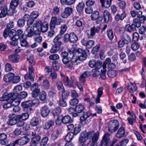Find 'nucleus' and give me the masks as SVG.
Listing matches in <instances>:
<instances>
[{
	"label": "nucleus",
	"mask_w": 146,
	"mask_h": 146,
	"mask_svg": "<svg viewBox=\"0 0 146 146\" xmlns=\"http://www.w3.org/2000/svg\"><path fill=\"white\" fill-rule=\"evenodd\" d=\"M104 21L105 23H107L110 19L111 18V16L109 12L107 10H105L103 13Z\"/></svg>",
	"instance_id": "cd10ccee"
},
{
	"label": "nucleus",
	"mask_w": 146,
	"mask_h": 146,
	"mask_svg": "<svg viewBox=\"0 0 146 146\" xmlns=\"http://www.w3.org/2000/svg\"><path fill=\"white\" fill-rule=\"evenodd\" d=\"M107 34L110 40L113 39L114 36L113 32L112 30H108L107 31Z\"/></svg>",
	"instance_id": "6e6d98bb"
},
{
	"label": "nucleus",
	"mask_w": 146,
	"mask_h": 146,
	"mask_svg": "<svg viewBox=\"0 0 146 146\" xmlns=\"http://www.w3.org/2000/svg\"><path fill=\"white\" fill-rule=\"evenodd\" d=\"M62 122L64 124H66L72 121V120L71 119V117L68 115H66L63 117L62 115Z\"/></svg>",
	"instance_id": "e433bc0d"
},
{
	"label": "nucleus",
	"mask_w": 146,
	"mask_h": 146,
	"mask_svg": "<svg viewBox=\"0 0 146 146\" xmlns=\"http://www.w3.org/2000/svg\"><path fill=\"white\" fill-rule=\"evenodd\" d=\"M102 66H103V65L101 61L98 60L96 61V65L95 66V68L94 69L95 70H98Z\"/></svg>",
	"instance_id": "13d9d810"
},
{
	"label": "nucleus",
	"mask_w": 146,
	"mask_h": 146,
	"mask_svg": "<svg viewBox=\"0 0 146 146\" xmlns=\"http://www.w3.org/2000/svg\"><path fill=\"white\" fill-rule=\"evenodd\" d=\"M90 75L89 72L88 71L84 72L80 76L79 78L80 81L82 83L84 82L85 80V78L89 76Z\"/></svg>",
	"instance_id": "7c9ffc66"
},
{
	"label": "nucleus",
	"mask_w": 146,
	"mask_h": 146,
	"mask_svg": "<svg viewBox=\"0 0 146 146\" xmlns=\"http://www.w3.org/2000/svg\"><path fill=\"white\" fill-rule=\"evenodd\" d=\"M43 23L41 20H37L33 24V26L36 27L38 29H40Z\"/></svg>",
	"instance_id": "603ef678"
},
{
	"label": "nucleus",
	"mask_w": 146,
	"mask_h": 146,
	"mask_svg": "<svg viewBox=\"0 0 146 146\" xmlns=\"http://www.w3.org/2000/svg\"><path fill=\"white\" fill-rule=\"evenodd\" d=\"M84 107L81 105H78L75 107V111L78 113H80L83 111L84 109Z\"/></svg>",
	"instance_id": "37998d69"
},
{
	"label": "nucleus",
	"mask_w": 146,
	"mask_h": 146,
	"mask_svg": "<svg viewBox=\"0 0 146 146\" xmlns=\"http://www.w3.org/2000/svg\"><path fill=\"white\" fill-rule=\"evenodd\" d=\"M62 37V36L60 35H58L53 39V42L54 44L50 50L51 53H56L60 49L62 44V42L61 41Z\"/></svg>",
	"instance_id": "7ed1b4c3"
},
{
	"label": "nucleus",
	"mask_w": 146,
	"mask_h": 146,
	"mask_svg": "<svg viewBox=\"0 0 146 146\" xmlns=\"http://www.w3.org/2000/svg\"><path fill=\"white\" fill-rule=\"evenodd\" d=\"M17 34L16 31L14 29L10 31L9 29H5L3 33V36L5 38L9 36L11 38V40H18L19 37L17 35Z\"/></svg>",
	"instance_id": "20e7f679"
},
{
	"label": "nucleus",
	"mask_w": 146,
	"mask_h": 146,
	"mask_svg": "<svg viewBox=\"0 0 146 146\" xmlns=\"http://www.w3.org/2000/svg\"><path fill=\"white\" fill-rule=\"evenodd\" d=\"M25 20L22 19H19L17 21V25L20 27H23L25 25Z\"/></svg>",
	"instance_id": "774afa93"
},
{
	"label": "nucleus",
	"mask_w": 146,
	"mask_h": 146,
	"mask_svg": "<svg viewBox=\"0 0 146 146\" xmlns=\"http://www.w3.org/2000/svg\"><path fill=\"white\" fill-rule=\"evenodd\" d=\"M49 112L50 110L46 106H44L41 108L40 113L41 116L43 117H46Z\"/></svg>",
	"instance_id": "2eb2a0df"
},
{
	"label": "nucleus",
	"mask_w": 146,
	"mask_h": 146,
	"mask_svg": "<svg viewBox=\"0 0 146 146\" xmlns=\"http://www.w3.org/2000/svg\"><path fill=\"white\" fill-rule=\"evenodd\" d=\"M94 44V42L93 40H89L88 41L86 47L87 48H90L93 46Z\"/></svg>",
	"instance_id": "0e129e2a"
},
{
	"label": "nucleus",
	"mask_w": 146,
	"mask_h": 146,
	"mask_svg": "<svg viewBox=\"0 0 146 146\" xmlns=\"http://www.w3.org/2000/svg\"><path fill=\"white\" fill-rule=\"evenodd\" d=\"M91 19L93 21H95L98 19L96 21V24L100 23L103 20L102 17L99 16V12L97 11L93 12L91 15Z\"/></svg>",
	"instance_id": "9d476101"
},
{
	"label": "nucleus",
	"mask_w": 146,
	"mask_h": 146,
	"mask_svg": "<svg viewBox=\"0 0 146 146\" xmlns=\"http://www.w3.org/2000/svg\"><path fill=\"white\" fill-rule=\"evenodd\" d=\"M89 52V50L87 49L84 50L81 48L77 49L76 52L81 54V55L80 56H77L75 54L73 55L72 58H70V63L68 64V68H72L75 63H76L77 64L79 63V62H77L78 60L82 61L86 60Z\"/></svg>",
	"instance_id": "f257e3e1"
},
{
	"label": "nucleus",
	"mask_w": 146,
	"mask_h": 146,
	"mask_svg": "<svg viewBox=\"0 0 146 146\" xmlns=\"http://www.w3.org/2000/svg\"><path fill=\"white\" fill-rule=\"evenodd\" d=\"M35 101H36L37 103L38 102V100L35 99L33 101L29 100L23 102L21 103V106L27 112H30L32 110L31 107L32 106L33 103H35V102H33Z\"/></svg>",
	"instance_id": "423d86ee"
},
{
	"label": "nucleus",
	"mask_w": 146,
	"mask_h": 146,
	"mask_svg": "<svg viewBox=\"0 0 146 146\" xmlns=\"http://www.w3.org/2000/svg\"><path fill=\"white\" fill-rule=\"evenodd\" d=\"M108 76L110 78H113L117 75V72L115 70H110L108 71Z\"/></svg>",
	"instance_id": "de8ad7c7"
},
{
	"label": "nucleus",
	"mask_w": 146,
	"mask_h": 146,
	"mask_svg": "<svg viewBox=\"0 0 146 146\" xmlns=\"http://www.w3.org/2000/svg\"><path fill=\"white\" fill-rule=\"evenodd\" d=\"M79 100L78 99L74 98L70 100L69 102L70 104L72 106H74L78 103Z\"/></svg>",
	"instance_id": "338daca9"
},
{
	"label": "nucleus",
	"mask_w": 146,
	"mask_h": 146,
	"mask_svg": "<svg viewBox=\"0 0 146 146\" xmlns=\"http://www.w3.org/2000/svg\"><path fill=\"white\" fill-rule=\"evenodd\" d=\"M61 22V19H57L56 18L54 17L52 18L50 24V28L54 29L55 25H59Z\"/></svg>",
	"instance_id": "ddd939ff"
},
{
	"label": "nucleus",
	"mask_w": 146,
	"mask_h": 146,
	"mask_svg": "<svg viewBox=\"0 0 146 146\" xmlns=\"http://www.w3.org/2000/svg\"><path fill=\"white\" fill-rule=\"evenodd\" d=\"M70 42L71 43L76 42L78 40V38L74 33H71L70 34Z\"/></svg>",
	"instance_id": "473e14b6"
},
{
	"label": "nucleus",
	"mask_w": 146,
	"mask_h": 146,
	"mask_svg": "<svg viewBox=\"0 0 146 146\" xmlns=\"http://www.w3.org/2000/svg\"><path fill=\"white\" fill-rule=\"evenodd\" d=\"M127 87L128 91L130 93L134 92L137 89V87L136 85L132 83L128 84Z\"/></svg>",
	"instance_id": "b1692460"
},
{
	"label": "nucleus",
	"mask_w": 146,
	"mask_h": 146,
	"mask_svg": "<svg viewBox=\"0 0 146 146\" xmlns=\"http://www.w3.org/2000/svg\"><path fill=\"white\" fill-rule=\"evenodd\" d=\"M29 117V115L28 113H24L21 115H17V117L19 119H21L23 120H25L27 119Z\"/></svg>",
	"instance_id": "c03bdc74"
},
{
	"label": "nucleus",
	"mask_w": 146,
	"mask_h": 146,
	"mask_svg": "<svg viewBox=\"0 0 146 146\" xmlns=\"http://www.w3.org/2000/svg\"><path fill=\"white\" fill-rule=\"evenodd\" d=\"M74 135V133L73 132H70L68 133L65 137V140L67 142H70L72 140Z\"/></svg>",
	"instance_id": "ea45409f"
},
{
	"label": "nucleus",
	"mask_w": 146,
	"mask_h": 146,
	"mask_svg": "<svg viewBox=\"0 0 146 146\" xmlns=\"http://www.w3.org/2000/svg\"><path fill=\"white\" fill-rule=\"evenodd\" d=\"M14 74L10 72L6 74L3 77L4 81L6 82H9L12 80Z\"/></svg>",
	"instance_id": "393cba45"
},
{
	"label": "nucleus",
	"mask_w": 146,
	"mask_h": 146,
	"mask_svg": "<svg viewBox=\"0 0 146 146\" xmlns=\"http://www.w3.org/2000/svg\"><path fill=\"white\" fill-rule=\"evenodd\" d=\"M62 60L63 63L64 64L66 65V66L68 68V64L70 63V58L68 57L63 58H62Z\"/></svg>",
	"instance_id": "864d4df0"
},
{
	"label": "nucleus",
	"mask_w": 146,
	"mask_h": 146,
	"mask_svg": "<svg viewBox=\"0 0 146 146\" xmlns=\"http://www.w3.org/2000/svg\"><path fill=\"white\" fill-rule=\"evenodd\" d=\"M87 137L88 138H92V139H93V138L96 134L98 135V139L99 133L98 132L95 133L94 131H90L88 133L87 132Z\"/></svg>",
	"instance_id": "a18cd8bd"
},
{
	"label": "nucleus",
	"mask_w": 146,
	"mask_h": 146,
	"mask_svg": "<svg viewBox=\"0 0 146 146\" xmlns=\"http://www.w3.org/2000/svg\"><path fill=\"white\" fill-rule=\"evenodd\" d=\"M60 134L59 131L58 130L54 131L52 135L51 138L52 140H54L59 136Z\"/></svg>",
	"instance_id": "a19ab883"
},
{
	"label": "nucleus",
	"mask_w": 146,
	"mask_h": 146,
	"mask_svg": "<svg viewBox=\"0 0 146 146\" xmlns=\"http://www.w3.org/2000/svg\"><path fill=\"white\" fill-rule=\"evenodd\" d=\"M37 85V84L35 83L32 84L31 86V89L33 91L32 93V97L34 98L37 97L39 93V90L36 88V86Z\"/></svg>",
	"instance_id": "4468645a"
},
{
	"label": "nucleus",
	"mask_w": 146,
	"mask_h": 146,
	"mask_svg": "<svg viewBox=\"0 0 146 146\" xmlns=\"http://www.w3.org/2000/svg\"><path fill=\"white\" fill-rule=\"evenodd\" d=\"M20 58V56L16 54L10 55L8 56L9 61L13 63L17 62L19 60Z\"/></svg>",
	"instance_id": "a211bd4d"
},
{
	"label": "nucleus",
	"mask_w": 146,
	"mask_h": 146,
	"mask_svg": "<svg viewBox=\"0 0 146 146\" xmlns=\"http://www.w3.org/2000/svg\"><path fill=\"white\" fill-rule=\"evenodd\" d=\"M27 93L25 92H22L18 94L17 97L19 99H23L25 98L27 96Z\"/></svg>",
	"instance_id": "3c124183"
},
{
	"label": "nucleus",
	"mask_w": 146,
	"mask_h": 146,
	"mask_svg": "<svg viewBox=\"0 0 146 146\" xmlns=\"http://www.w3.org/2000/svg\"><path fill=\"white\" fill-rule=\"evenodd\" d=\"M121 38L125 42V44H129L131 42L130 37L128 35L125 33H124L122 34L121 36Z\"/></svg>",
	"instance_id": "412c9836"
},
{
	"label": "nucleus",
	"mask_w": 146,
	"mask_h": 146,
	"mask_svg": "<svg viewBox=\"0 0 146 146\" xmlns=\"http://www.w3.org/2000/svg\"><path fill=\"white\" fill-rule=\"evenodd\" d=\"M62 91V98L66 99L69 95V93L68 91L65 90L64 89Z\"/></svg>",
	"instance_id": "69168bd1"
},
{
	"label": "nucleus",
	"mask_w": 146,
	"mask_h": 146,
	"mask_svg": "<svg viewBox=\"0 0 146 146\" xmlns=\"http://www.w3.org/2000/svg\"><path fill=\"white\" fill-rule=\"evenodd\" d=\"M42 86L45 88L49 89L50 84L48 81L47 79L44 80L42 82Z\"/></svg>",
	"instance_id": "bf43d9fd"
},
{
	"label": "nucleus",
	"mask_w": 146,
	"mask_h": 146,
	"mask_svg": "<svg viewBox=\"0 0 146 146\" xmlns=\"http://www.w3.org/2000/svg\"><path fill=\"white\" fill-rule=\"evenodd\" d=\"M103 90L104 88L102 87L99 88L97 89V95L96 99V104L100 103V98L103 94Z\"/></svg>",
	"instance_id": "dca6fc26"
},
{
	"label": "nucleus",
	"mask_w": 146,
	"mask_h": 146,
	"mask_svg": "<svg viewBox=\"0 0 146 146\" xmlns=\"http://www.w3.org/2000/svg\"><path fill=\"white\" fill-rule=\"evenodd\" d=\"M22 87L21 85L15 86L13 90V92L9 94L5 93L0 98V101H4L6 100H9L10 99H12L17 97L19 92L22 90Z\"/></svg>",
	"instance_id": "f03ea898"
},
{
	"label": "nucleus",
	"mask_w": 146,
	"mask_h": 146,
	"mask_svg": "<svg viewBox=\"0 0 146 146\" xmlns=\"http://www.w3.org/2000/svg\"><path fill=\"white\" fill-rule=\"evenodd\" d=\"M10 99L9 100H6L4 101H7L8 102H11V104L13 106H18L21 102L20 100L17 97L12 99Z\"/></svg>",
	"instance_id": "5701e85b"
},
{
	"label": "nucleus",
	"mask_w": 146,
	"mask_h": 146,
	"mask_svg": "<svg viewBox=\"0 0 146 146\" xmlns=\"http://www.w3.org/2000/svg\"><path fill=\"white\" fill-rule=\"evenodd\" d=\"M54 122L52 120H50L46 122L43 126V128L45 129H48L54 124Z\"/></svg>",
	"instance_id": "4c0bfd02"
},
{
	"label": "nucleus",
	"mask_w": 146,
	"mask_h": 146,
	"mask_svg": "<svg viewBox=\"0 0 146 146\" xmlns=\"http://www.w3.org/2000/svg\"><path fill=\"white\" fill-rule=\"evenodd\" d=\"M31 135L35 136L32 139L31 142V146H36V145L39 143L41 140L40 136L38 134V131L36 130H34L31 132Z\"/></svg>",
	"instance_id": "39448f33"
},
{
	"label": "nucleus",
	"mask_w": 146,
	"mask_h": 146,
	"mask_svg": "<svg viewBox=\"0 0 146 146\" xmlns=\"http://www.w3.org/2000/svg\"><path fill=\"white\" fill-rule=\"evenodd\" d=\"M19 3L18 0H12L11 2L10 3V6L12 8H15L17 6Z\"/></svg>",
	"instance_id": "4d7b16f0"
},
{
	"label": "nucleus",
	"mask_w": 146,
	"mask_h": 146,
	"mask_svg": "<svg viewBox=\"0 0 146 146\" xmlns=\"http://www.w3.org/2000/svg\"><path fill=\"white\" fill-rule=\"evenodd\" d=\"M30 141V135L28 134L24 135L20 139L15 140V144H18L20 145H24Z\"/></svg>",
	"instance_id": "6e6552de"
},
{
	"label": "nucleus",
	"mask_w": 146,
	"mask_h": 146,
	"mask_svg": "<svg viewBox=\"0 0 146 146\" xmlns=\"http://www.w3.org/2000/svg\"><path fill=\"white\" fill-rule=\"evenodd\" d=\"M141 26L140 23L138 22V19L136 18L134 19L133 20V23L131 25V27L133 31H135L136 28H139Z\"/></svg>",
	"instance_id": "a878e982"
},
{
	"label": "nucleus",
	"mask_w": 146,
	"mask_h": 146,
	"mask_svg": "<svg viewBox=\"0 0 146 146\" xmlns=\"http://www.w3.org/2000/svg\"><path fill=\"white\" fill-rule=\"evenodd\" d=\"M8 143L7 139V135L2 133L0 134V143L3 145H5Z\"/></svg>",
	"instance_id": "6ab92c4d"
},
{
	"label": "nucleus",
	"mask_w": 146,
	"mask_h": 146,
	"mask_svg": "<svg viewBox=\"0 0 146 146\" xmlns=\"http://www.w3.org/2000/svg\"><path fill=\"white\" fill-rule=\"evenodd\" d=\"M88 139L87 132L85 131L82 132L80 135L79 139V141L81 143H83L84 141Z\"/></svg>",
	"instance_id": "72a5a7b5"
},
{
	"label": "nucleus",
	"mask_w": 146,
	"mask_h": 146,
	"mask_svg": "<svg viewBox=\"0 0 146 146\" xmlns=\"http://www.w3.org/2000/svg\"><path fill=\"white\" fill-rule=\"evenodd\" d=\"M56 85L59 90L62 91L64 89L62 82L60 81H58L56 82Z\"/></svg>",
	"instance_id": "052dcab7"
},
{
	"label": "nucleus",
	"mask_w": 146,
	"mask_h": 146,
	"mask_svg": "<svg viewBox=\"0 0 146 146\" xmlns=\"http://www.w3.org/2000/svg\"><path fill=\"white\" fill-rule=\"evenodd\" d=\"M84 7V3L83 2L79 3L76 6V8L78 12L80 13L82 12Z\"/></svg>",
	"instance_id": "58836bf2"
},
{
	"label": "nucleus",
	"mask_w": 146,
	"mask_h": 146,
	"mask_svg": "<svg viewBox=\"0 0 146 146\" xmlns=\"http://www.w3.org/2000/svg\"><path fill=\"white\" fill-rule=\"evenodd\" d=\"M9 119L7 122L8 124L10 125H14L17 123V120L19 119L17 117V115L15 116L14 114H10L9 115Z\"/></svg>",
	"instance_id": "f8f14e48"
},
{
	"label": "nucleus",
	"mask_w": 146,
	"mask_h": 146,
	"mask_svg": "<svg viewBox=\"0 0 146 146\" xmlns=\"http://www.w3.org/2000/svg\"><path fill=\"white\" fill-rule=\"evenodd\" d=\"M7 15L8 16H12L14 13H15L17 12V11L15 8H12L10 6V8L9 9L7 8Z\"/></svg>",
	"instance_id": "8fccbe9b"
},
{
	"label": "nucleus",
	"mask_w": 146,
	"mask_h": 146,
	"mask_svg": "<svg viewBox=\"0 0 146 146\" xmlns=\"http://www.w3.org/2000/svg\"><path fill=\"white\" fill-rule=\"evenodd\" d=\"M106 67V64H103V69L101 70V72H100V74L101 78L104 80L106 79V73L107 71Z\"/></svg>",
	"instance_id": "c85d7f7f"
},
{
	"label": "nucleus",
	"mask_w": 146,
	"mask_h": 146,
	"mask_svg": "<svg viewBox=\"0 0 146 146\" xmlns=\"http://www.w3.org/2000/svg\"><path fill=\"white\" fill-rule=\"evenodd\" d=\"M111 141L110 139V134L106 133L103 136L100 145V146H109L111 144Z\"/></svg>",
	"instance_id": "0eeeda50"
},
{
	"label": "nucleus",
	"mask_w": 146,
	"mask_h": 146,
	"mask_svg": "<svg viewBox=\"0 0 146 146\" xmlns=\"http://www.w3.org/2000/svg\"><path fill=\"white\" fill-rule=\"evenodd\" d=\"M100 28L99 27H95L94 26L91 28L90 31H88L87 33V36L88 38H92L96 33H98Z\"/></svg>",
	"instance_id": "9b49d317"
},
{
	"label": "nucleus",
	"mask_w": 146,
	"mask_h": 146,
	"mask_svg": "<svg viewBox=\"0 0 146 146\" xmlns=\"http://www.w3.org/2000/svg\"><path fill=\"white\" fill-rule=\"evenodd\" d=\"M125 134V130L123 127H121L118 130L116 136L117 137L120 138L123 137Z\"/></svg>",
	"instance_id": "c756f323"
},
{
	"label": "nucleus",
	"mask_w": 146,
	"mask_h": 146,
	"mask_svg": "<svg viewBox=\"0 0 146 146\" xmlns=\"http://www.w3.org/2000/svg\"><path fill=\"white\" fill-rule=\"evenodd\" d=\"M112 0H100L102 7L107 9L110 7Z\"/></svg>",
	"instance_id": "4be33fe9"
},
{
	"label": "nucleus",
	"mask_w": 146,
	"mask_h": 146,
	"mask_svg": "<svg viewBox=\"0 0 146 146\" xmlns=\"http://www.w3.org/2000/svg\"><path fill=\"white\" fill-rule=\"evenodd\" d=\"M119 125V123L117 120L111 121L108 126V130L111 132H115L118 129Z\"/></svg>",
	"instance_id": "1a4fd4ad"
},
{
	"label": "nucleus",
	"mask_w": 146,
	"mask_h": 146,
	"mask_svg": "<svg viewBox=\"0 0 146 146\" xmlns=\"http://www.w3.org/2000/svg\"><path fill=\"white\" fill-rule=\"evenodd\" d=\"M1 11L0 13V18H2L5 17L7 15V7L6 6H4L2 7L1 9Z\"/></svg>",
	"instance_id": "f704fd0d"
},
{
	"label": "nucleus",
	"mask_w": 146,
	"mask_h": 146,
	"mask_svg": "<svg viewBox=\"0 0 146 146\" xmlns=\"http://www.w3.org/2000/svg\"><path fill=\"white\" fill-rule=\"evenodd\" d=\"M38 119L35 117H33L31 120L30 124L33 126H35L38 124Z\"/></svg>",
	"instance_id": "5fc2aeb1"
},
{
	"label": "nucleus",
	"mask_w": 146,
	"mask_h": 146,
	"mask_svg": "<svg viewBox=\"0 0 146 146\" xmlns=\"http://www.w3.org/2000/svg\"><path fill=\"white\" fill-rule=\"evenodd\" d=\"M34 29L32 27H29L26 30V32L27 34V36L28 37H31L34 34Z\"/></svg>",
	"instance_id": "c9c22d12"
},
{
	"label": "nucleus",
	"mask_w": 146,
	"mask_h": 146,
	"mask_svg": "<svg viewBox=\"0 0 146 146\" xmlns=\"http://www.w3.org/2000/svg\"><path fill=\"white\" fill-rule=\"evenodd\" d=\"M61 110L60 107H57L55 108L52 111V114L54 115H59L61 112Z\"/></svg>",
	"instance_id": "49530a36"
},
{
	"label": "nucleus",
	"mask_w": 146,
	"mask_h": 146,
	"mask_svg": "<svg viewBox=\"0 0 146 146\" xmlns=\"http://www.w3.org/2000/svg\"><path fill=\"white\" fill-rule=\"evenodd\" d=\"M64 82L66 86H68L69 87H73L74 84L73 82L69 80L68 77L66 76L64 77V78L63 79Z\"/></svg>",
	"instance_id": "2f4dec72"
},
{
	"label": "nucleus",
	"mask_w": 146,
	"mask_h": 146,
	"mask_svg": "<svg viewBox=\"0 0 146 146\" xmlns=\"http://www.w3.org/2000/svg\"><path fill=\"white\" fill-rule=\"evenodd\" d=\"M73 12V9L71 7H67L65 9L64 11L61 14V16L63 18L67 17Z\"/></svg>",
	"instance_id": "f3484780"
},
{
	"label": "nucleus",
	"mask_w": 146,
	"mask_h": 146,
	"mask_svg": "<svg viewBox=\"0 0 146 146\" xmlns=\"http://www.w3.org/2000/svg\"><path fill=\"white\" fill-rule=\"evenodd\" d=\"M98 140V135L96 134L92 139L90 140L87 144V146H98L96 142Z\"/></svg>",
	"instance_id": "aec40b11"
},
{
	"label": "nucleus",
	"mask_w": 146,
	"mask_h": 146,
	"mask_svg": "<svg viewBox=\"0 0 146 146\" xmlns=\"http://www.w3.org/2000/svg\"><path fill=\"white\" fill-rule=\"evenodd\" d=\"M23 18L25 21H27V25H31L33 23L34 20L30 15L27 14L25 15L23 17Z\"/></svg>",
	"instance_id": "bb28decb"
},
{
	"label": "nucleus",
	"mask_w": 146,
	"mask_h": 146,
	"mask_svg": "<svg viewBox=\"0 0 146 146\" xmlns=\"http://www.w3.org/2000/svg\"><path fill=\"white\" fill-rule=\"evenodd\" d=\"M67 27L66 25H61L60 27V33L58 35H60L62 36V35L65 32Z\"/></svg>",
	"instance_id": "09e8293b"
},
{
	"label": "nucleus",
	"mask_w": 146,
	"mask_h": 146,
	"mask_svg": "<svg viewBox=\"0 0 146 146\" xmlns=\"http://www.w3.org/2000/svg\"><path fill=\"white\" fill-rule=\"evenodd\" d=\"M48 24L47 23H43L40 29L42 33H45L48 30Z\"/></svg>",
	"instance_id": "79ce46f5"
},
{
	"label": "nucleus",
	"mask_w": 146,
	"mask_h": 146,
	"mask_svg": "<svg viewBox=\"0 0 146 146\" xmlns=\"http://www.w3.org/2000/svg\"><path fill=\"white\" fill-rule=\"evenodd\" d=\"M35 76H31L30 74L27 73L25 76V79L29 80L33 82L34 81V77Z\"/></svg>",
	"instance_id": "680f3d73"
},
{
	"label": "nucleus",
	"mask_w": 146,
	"mask_h": 146,
	"mask_svg": "<svg viewBox=\"0 0 146 146\" xmlns=\"http://www.w3.org/2000/svg\"><path fill=\"white\" fill-rule=\"evenodd\" d=\"M70 34L66 33L65 34L63 37V40L64 43H68L70 42Z\"/></svg>",
	"instance_id": "e2e57ef3"
}]
</instances>
